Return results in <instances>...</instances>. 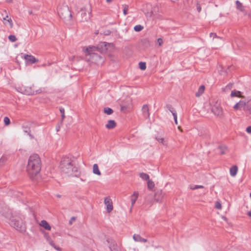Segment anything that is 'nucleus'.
I'll use <instances>...</instances> for the list:
<instances>
[{
	"instance_id": "obj_26",
	"label": "nucleus",
	"mask_w": 251,
	"mask_h": 251,
	"mask_svg": "<svg viewBox=\"0 0 251 251\" xmlns=\"http://www.w3.org/2000/svg\"><path fill=\"white\" fill-rule=\"evenodd\" d=\"M147 184H148V187L149 189H152L154 188V182L151 180H149L148 181V183H147Z\"/></svg>"
},
{
	"instance_id": "obj_16",
	"label": "nucleus",
	"mask_w": 251,
	"mask_h": 251,
	"mask_svg": "<svg viewBox=\"0 0 251 251\" xmlns=\"http://www.w3.org/2000/svg\"><path fill=\"white\" fill-rule=\"evenodd\" d=\"M40 225L46 230H50L51 229V226L48 224V223L45 220L41 221Z\"/></svg>"
},
{
	"instance_id": "obj_62",
	"label": "nucleus",
	"mask_w": 251,
	"mask_h": 251,
	"mask_svg": "<svg viewBox=\"0 0 251 251\" xmlns=\"http://www.w3.org/2000/svg\"><path fill=\"white\" fill-rule=\"evenodd\" d=\"M88 47H92V48H93V47H96L95 46H88Z\"/></svg>"
},
{
	"instance_id": "obj_41",
	"label": "nucleus",
	"mask_w": 251,
	"mask_h": 251,
	"mask_svg": "<svg viewBox=\"0 0 251 251\" xmlns=\"http://www.w3.org/2000/svg\"><path fill=\"white\" fill-rule=\"evenodd\" d=\"M163 42V41L162 38H159L157 39V43L159 46H162Z\"/></svg>"
},
{
	"instance_id": "obj_23",
	"label": "nucleus",
	"mask_w": 251,
	"mask_h": 251,
	"mask_svg": "<svg viewBox=\"0 0 251 251\" xmlns=\"http://www.w3.org/2000/svg\"><path fill=\"white\" fill-rule=\"evenodd\" d=\"M236 8L241 11H243L244 10V7L243 6L242 3L239 0H236Z\"/></svg>"
},
{
	"instance_id": "obj_15",
	"label": "nucleus",
	"mask_w": 251,
	"mask_h": 251,
	"mask_svg": "<svg viewBox=\"0 0 251 251\" xmlns=\"http://www.w3.org/2000/svg\"><path fill=\"white\" fill-rule=\"evenodd\" d=\"M133 239L135 242H147V240L146 239H144L142 238L140 235L139 234H134L133 236Z\"/></svg>"
},
{
	"instance_id": "obj_6",
	"label": "nucleus",
	"mask_w": 251,
	"mask_h": 251,
	"mask_svg": "<svg viewBox=\"0 0 251 251\" xmlns=\"http://www.w3.org/2000/svg\"><path fill=\"white\" fill-rule=\"evenodd\" d=\"M18 92L27 95H33L41 93L43 90L42 88H39L38 90H34L31 87L22 85L16 88Z\"/></svg>"
},
{
	"instance_id": "obj_22",
	"label": "nucleus",
	"mask_w": 251,
	"mask_h": 251,
	"mask_svg": "<svg viewBox=\"0 0 251 251\" xmlns=\"http://www.w3.org/2000/svg\"><path fill=\"white\" fill-rule=\"evenodd\" d=\"M140 177L145 180H149L150 176H149L146 173H142L139 174Z\"/></svg>"
},
{
	"instance_id": "obj_3",
	"label": "nucleus",
	"mask_w": 251,
	"mask_h": 251,
	"mask_svg": "<svg viewBox=\"0 0 251 251\" xmlns=\"http://www.w3.org/2000/svg\"><path fill=\"white\" fill-rule=\"evenodd\" d=\"M25 216L20 214L14 213V215L10 218L9 225L16 230L22 233H24L26 230V223Z\"/></svg>"
},
{
	"instance_id": "obj_34",
	"label": "nucleus",
	"mask_w": 251,
	"mask_h": 251,
	"mask_svg": "<svg viewBox=\"0 0 251 251\" xmlns=\"http://www.w3.org/2000/svg\"><path fill=\"white\" fill-rule=\"evenodd\" d=\"M8 38H9V40L12 42L16 41V40H17L16 36L13 35H9L8 37Z\"/></svg>"
},
{
	"instance_id": "obj_31",
	"label": "nucleus",
	"mask_w": 251,
	"mask_h": 251,
	"mask_svg": "<svg viewBox=\"0 0 251 251\" xmlns=\"http://www.w3.org/2000/svg\"><path fill=\"white\" fill-rule=\"evenodd\" d=\"M230 174L231 176H235V165H233L230 169Z\"/></svg>"
},
{
	"instance_id": "obj_28",
	"label": "nucleus",
	"mask_w": 251,
	"mask_h": 251,
	"mask_svg": "<svg viewBox=\"0 0 251 251\" xmlns=\"http://www.w3.org/2000/svg\"><path fill=\"white\" fill-rule=\"evenodd\" d=\"M122 6L123 7V13L124 15H126L128 10V5L127 4H123Z\"/></svg>"
},
{
	"instance_id": "obj_1",
	"label": "nucleus",
	"mask_w": 251,
	"mask_h": 251,
	"mask_svg": "<svg viewBox=\"0 0 251 251\" xmlns=\"http://www.w3.org/2000/svg\"><path fill=\"white\" fill-rule=\"evenodd\" d=\"M61 172L67 176H77L78 174V168L73 159L65 156L62 158L60 164Z\"/></svg>"
},
{
	"instance_id": "obj_57",
	"label": "nucleus",
	"mask_w": 251,
	"mask_h": 251,
	"mask_svg": "<svg viewBox=\"0 0 251 251\" xmlns=\"http://www.w3.org/2000/svg\"><path fill=\"white\" fill-rule=\"evenodd\" d=\"M144 40L145 43H149V41L148 39H144Z\"/></svg>"
},
{
	"instance_id": "obj_9",
	"label": "nucleus",
	"mask_w": 251,
	"mask_h": 251,
	"mask_svg": "<svg viewBox=\"0 0 251 251\" xmlns=\"http://www.w3.org/2000/svg\"><path fill=\"white\" fill-rule=\"evenodd\" d=\"M105 205L106 206L107 211L108 213H110L113 210V204L112 200L110 198V197H106L104 199V201Z\"/></svg>"
},
{
	"instance_id": "obj_5",
	"label": "nucleus",
	"mask_w": 251,
	"mask_h": 251,
	"mask_svg": "<svg viewBox=\"0 0 251 251\" xmlns=\"http://www.w3.org/2000/svg\"><path fill=\"white\" fill-rule=\"evenodd\" d=\"M209 104L211 112L216 116L220 117L223 115V109L221 106L220 101L216 99H213L210 100Z\"/></svg>"
},
{
	"instance_id": "obj_21",
	"label": "nucleus",
	"mask_w": 251,
	"mask_h": 251,
	"mask_svg": "<svg viewBox=\"0 0 251 251\" xmlns=\"http://www.w3.org/2000/svg\"><path fill=\"white\" fill-rule=\"evenodd\" d=\"M151 195H148V196H147V197L145 199L146 203L147 205H149L150 206H151L153 204L152 201L151 200Z\"/></svg>"
},
{
	"instance_id": "obj_35",
	"label": "nucleus",
	"mask_w": 251,
	"mask_h": 251,
	"mask_svg": "<svg viewBox=\"0 0 251 251\" xmlns=\"http://www.w3.org/2000/svg\"><path fill=\"white\" fill-rule=\"evenodd\" d=\"M4 123L5 126H8L10 124V121L7 117H5L4 118Z\"/></svg>"
},
{
	"instance_id": "obj_63",
	"label": "nucleus",
	"mask_w": 251,
	"mask_h": 251,
	"mask_svg": "<svg viewBox=\"0 0 251 251\" xmlns=\"http://www.w3.org/2000/svg\"><path fill=\"white\" fill-rule=\"evenodd\" d=\"M233 108L235 109V105L233 106Z\"/></svg>"
},
{
	"instance_id": "obj_14",
	"label": "nucleus",
	"mask_w": 251,
	"mask_h": 251,
	"mask_svg": "<svg viewBox=\"0 0 251 251\" xmlns=\"http://www.w3.org/2000/svg\"><path fill=\"white\" fill-rule=\"evenodd\" d=\"M139 196V193L137 191L134 192L132 196H131V206L133 207L134 205L136 200H137Z\"/></svg>"
},
{
	"instance_id": "obj_45",
	"label": "nucleus",
	"mask_w": 251,
	"mask_h": 251,
	"mask_svg": "<svg viewBox=\"0 0 251 251\" xmlns=\"http://www.w3.org/2000/svg\"><path fill=\"white\" fill-rule=\"evenodd\" d=\"M230 96L231 97L233 98L235 97V90H233L231 91Z\"/></svg>"
},
{
	"instance_id": "obj_8",
	"label": "nucleus",
	"mask_w": 251,
	"mask_h": 251,
	"mask_svg": "<svg viewBox=\"0 0 251 251\" xmlns=\"http://www.w3.org/2000/svg\"><path fill=\"white\" fill-rule=\"evenodd\" d=\"M21 56L24 57L26 63L33 64L38 61V60L36 59L33 56L29 54H21Z\"/></svg>"
},
{
	"instance_id": "obj_48",
	"label": "nucleus",
	"mask_w": 251,
	"mask_h": 251,
	"mask_svg": "<svg viewBox=\"0 0 251 251\" xmlns=\"http://www.w3.org/2000/svg\"><path fill=\"white\" fill-rule=\"evenodd\" d=\"M219 72L220 74L221 75H224L225 74V73L224 72H223V71H222V67H221V70H219Z\"/></svg>"
},
{
	"instance_id": "obj_17",
	"label": "nucleus",
	"mask_w": 251,
	"mask_h": 251,
	"mask_svg": "<svg viewBox=\"0 0 251 251\" xmlns=\"http://www.w3.org/2000/svg\"><path fill=\"white\" fill-rule=\"evenodd\" d=\"M116 124L114 120H110L107 122V124L105 125V126L108 129H112L115 127Z\"/></svg>"
},
{
	"instance_id": "obj_18",
	"label": "nucleus",
	"mask_w": 251,
	"mask_h": 251,
	"mask_svg": "<svg viewBox=\"0 0 251 251\" xmlns=\"http://www.w3.org/2000/svg\"><path fill=\"white\" fill-rule=\"evenodd\" d=\"M93 173L94 174L97 175L98 176L101 175V173H100V171L99 170L98 164H95L93 165Z\"/></svg>"
},
{
	"instance_id": "obj_56",
	"label": "nucleus",
	"mask_w": 251,
	"mask_h": 251,
	"mask_svg": "<svg viewBox=\"0 0 251 251\" xmlns=\"http://www.w3.org/2000/svg\"><path fill=\"white\" fill-rule=\"evenodd\" d=\"M29 135V136L31 138H33V136L30 134V132L28 134Z\"/></svg>"
},
{
	"instance_id": "obj_11",
	"label": "nucleus",
	"mask_w": 251,
	"mask_h": 251,
	"mask_svg": "<svg viewBox=\"0 0 251 251\" xmlns=\"http://www.w3.org/2000/svg\"><path fill=\"white\" fill-rule=\"evenodd\" d=\"M64 12L65 13L66 15H64V13L62 12L61 10H59L58 11V14L61 18H66V16H68L69 17L71 18L72 17V14L69 10L68 7H66L64 9Z\"/></svg>"
},
{
	"instance_id": "obj_36",
	"label": "nucleus",
	"mask_w": 251,
	"mask_h": 251,
	"mask_svg": "<svg viewBox=\"0 0 251 251\" xmlns=\"http://www.w3.org/2000/svg\"><path fill=\"white\" fill-rule=\"evenodd\" d=\"M7 158L5 156H2L0 159V165H3L6 161Z\"/></svg>"
},
{
	"instance_id": "obj_10",
	"label": "nucleus",
	"mask_w": 251,
	"mask_h": 251,
	"mask_svg": "<svg viewBox=\"0 0 251 251\" xmlns=\"http://www.w3.org/2000/svg\"><path fill=\"white\" fill-rule=\"evenodd\" d=\"M248 105H246V102L245 100H242L236 102V110L240 109L244 111L248 110Z\"/></svg>"
},
{
	"instance_id": "obj_24",
	"label": "nucleus",
	"mask_w": 251,
	"mask_h": 251,
	"mask_svg": "<svg viewBox=\"0 0 251 251\" xmlns=\"http://www.w3.org/2000/svg\"><path fill=\"white\" fill-rule=\"evenodd\" d=\"M156 139L160 143L162 144L164 146H167V141L164 140L163 138L161 137H156Z\"/></svg>"
},
{
	"instance_id": "obj_52",
	"label": "nucleus",
	"mask_w": 251,
	"mask_h": 251,
	"mask_svg": "<svg viewBox=\"0 0 251 251\" xmlns=\"http://www.w3.org/2000/svg\"><path fill=\"white\" fill-rule=\"evenodd\" d=\"M24 131L25 132L27 133L28 134L30 132L29 129L28 128H25V129L24 130Z\"/></svg>"
},
{
	"instance_id": "obj_44",
	"label": "nucleus",
	"mask_w": 251,
	"mask_h": 251,
	"mask_svg": "<svg viewBox=\"0 0 251 251\" xmlns=\"http://www.w3.org/2000/svg\"><path fill=\"white\" fill-rule=\"evenodd\" d=\"M210 37L211 38H213V39H214V38H216L217 37V35L216 33H210Z\"/></svg>"
},
{
	"instance_id": "obj_60",
	"label": "nucleus",
	"mask_w": 251,
	"mask_h": 251,
	"mask_svg": "<svg viewBox=\"0 0 251 251\" xmlns=\"http://www.w3.org/2000/svg\"><path fill=\"white\" fill-rule=\"evenodd\" d=\"M103 44L104 45V46L105 47L106 46V42H103Z\"/></svg>"
},
{
	"instance_id": "obj_20",
	"label": "nucleus",
	"mask_w": 251,
	"mask_h": 251,
	"mask_svg": "<svg viewBox=\"0 0 251 251\" xmlns=\"http://www.w3.org/2000/svg\"><path fill=\"white\" fill-rule=\"evenodd\" d=\"M234 85V83H229L225 88H224L223 90L226 92H228L233 87Z\"/></svg>"
},
{
	"instance_id": "obj_46",
	"label": "nucleus",
	"mask_w": 251,
	"mask_h": 251,
	"mask_svg": "<svg viewBox=\"0 0 251 251\" xmlns=\"http://www.w3.org/2000/svg\"><path fill=\"white\" fill-rule=\"evenodd\" d=\"M246 131L249 133H251V126L247 127L246 128Z\"/></svg>"
},
{
	"instance_id": "obj_58",
	"label": "nucleus",
	"mask_w": 251,
	"mask_h": 251,
	"mask_svg": "<svg viewBox=\"0 0 251 251\" xmlns=\"http://www.w3.org/2000/svg\"><path fill=\"white\" fill-rule=\"evenodd\" d=\"M8 18V16H6V17L4 18L3 19L4 20H6L7 21V18Z\"/></svg>"
},
{
	"instance_id": "obj_50",
	"label": "nucleus",
	"mask_w": 251,
	"mask_h": 251,
	"mask_svg": "<svg viewBox=\"0 0 251 251\" xmlns=\"http://www.w3.org/2000/svg\"><path fill=\"white\" fill-rule=\"evenodd\" d=\"M54 248L55 250H57V251H61V249L60 247H57V246H54Z\"/></svg>"
},
{
	"instance_id": "obj_29",
	"label": "nucleus",
	"mask_w": 251,
	"mask_h": 251,
	"mask_svg": "<svg viewBox=\"0 0 251 251\" xmlns=\"http://www.w3.org/2000/svg\"><path fill=\"white\" fill-rule=\"evenodd\" d=\"M139 68L141 70H145L146 68V64L145 62H140L139 63Z\"/></svg>"
},
{
	"instance_id": "obj_40",
	"label": "nucleus",
	"mask_w": 251,
	"mask_h": 251,
	"mask_svg": "<svg viewBox=\"0 0 251 251\" xmlns=\"http://www.w3.org/2000/svg\"><path fill=\"white\" fill-rule=\"evenodd\" d=\"M167 108L173 114V111H176L173 107L170 105H167Z\"/></svg>"
},
{
	"instance_id": "obj_7",
	"label": "nucleus",
	"mask_w": 251,
	"mask_h": 251,
	"mask_svg": "<svg viewBox=\"0 0 251 251\" xmlns=\"http://www.w3.org/2000/svg\"><path fill=\"white\" fill-rule=\"evenodd\" d=\"M0 213L9 220L14 215V213H13L11 210L6 206L0 208Z\"/></svg>"
},
{
	"instance_id": "obj_54",
	"label": "nucleus",
	"mask_w": 251,
	"mask_h": 251,
	"mask_svg": "<svg viewBox=\"0 0 251 251\" xmlns=\"http://www.w3.org/2000/svg\"><path fill=\"white\" fill-rule=\"evenodd\" d=\"M248 215L250 217H251V211H249L248 212Z\"/></svg>"
},
{
	"instance_id": "obj_64",
	"label": "nucleus",
	"mask_w": 251,
	"mask_h": 251,
	"mask_svg": "<svg viewBox=\"0 0 251 251\" xmlns=\"http://www.w3.org/2000/svg\"><path fill=\"white\" fill-rule=\"evenodd\" d=\"M250 197L251 198V192L250 193Z\"/></svg>"
},
{
	"instance_id": "obj_38",
	"label": "nucleus",
	"mask_w": 251,
	"mask_h": 251,
	"mask_svg": "<svg viewBox=\"0 0 251 251\" xmlns=\"http://www.w3.org/2000/svg\"><path fill=\"white\" fill-rule=\"evenodd\" d=\"M111 31L109 30H106L104 31L103 32H100V34L101 35H109L111 34Z\"/></svg>"
},
{
	"instance_id": "obj_49",
	"label": "nucleus",
	"mask_w": 251,
	"mask_h": 251,
	"mask_svg": "<svg viewBox=\"0 0 251 251\" xmlns=\"http://www.w3.org/2000/svg\"><path fill=\"white\" fill-rule=\"evenodd\" d=\"M7 21L9 23V24L11 25V26H12L13 25L12 21L11 19V18L8 19Z\"/></svg>"
},
{
	"instance_id": "obj_32",
	"label": "nucleus",
	"mask_w": 251,
	"mask_h": 251,
	"mask_svg": "<svg viewBox=\"0 0 251 251\" xmlns=\"http://www.w3.org/2000/svg\"><path fill=\"white\" fill-rule=\"evenodd\" d=\"M174 112H173V116L174 117V121H175V124L176 125H177L178 124V122H177V113L176 111H173Z\"/></svg>"
},
{
	"instance_id": "obj_47",
	"label": "nucleus",
	"mask_w": 251,
	"mask_h": 251,
	"mask_svg": "<svg viewBox=\"0 0 251 251\" xmlns=\"http://www.w3.org/2000/svg\"><path fill=\"white\" fill-rule=\"evenodd\" d=\"M75 218L74 217H72L71 220H70V221H69V224L70 225H72L73 222V221L75 220Z\"/></svg>"
},
{
	"instance_id": "obj_39",
	"label": "nucleus",
	"mask_w": 251,
	"mask_h": 251,
	"mask_svg": "<svg viewBox=\"0 0 251 251\" xmlns=\"http://www.w3.org/2000/svg\"><path fill=\"white\" fill-rule=\"evenodd\" d=\"M60 111L61 113L62 119L63 120L65 118V110L63 108H60Z\"/></svg>"
},
{
	"instance_id": "obj_59",
	"label": "nucleus",
	"mask_w": 251,
	"mask_h": 251,
	"mask_svg": "<svg viewBox=\"0 0 251 251\" xmlns=\"http://www.w3.org/2000/svg\"><path fill=\"white\" fill-rule=\"evenodd\" d=\"M106 1L108 3H110L112 1V0H106Z\"/></svg>"
},
{
	"instance_id": "obj_37",
	"label": "nucleus",
	"mask_w": 251,
	"mask_h": 251,
	"mask_svg": "<svg viewBox=\"0 0 251 251\" xmlns=\"http://www.w3.org/2000/svg\"><path fill=\"white\" fill-rule=\"evenodd\" d=\"M215 207L218 209H221L222 208V204L219 201L216 202Z\"/></svg>"
},
{
	"instance_id": "obj_51",
	"label": "nucleus",
	"mask_w": 251,
	"mask_h": 251,
	"mask_svg": "<svg viewBox=\"0 0 251 251\" xmlns=\"http://www.w3.org/2000/svg\"><path fill=\"white\" fill-rule=\"evenodd\" d=\"M50 244L53 248L54 247V246H55V245L53 241H50Z\"/></svg>"
},
{
	"instance_id": "obj_42",
	"label": "nucleus",
	"mask_w": 251,
	"mask_h": 251,
	"mask_svg": "<svg viewBox=\"0 0 251 251\" xmlns=\"http://www.w3.org/2000/svg\"><path fill=\"white\" fill-rule=\"evenodd\" d=\"M197 10L199 13H200L201 10V6L199 3H197Z\"/></svg>"
},
{
	"instance_id": "obj_55",
	"label": "nucleus",
	"mask_w": 251,
	"mask_h": 251,
	"mask_svg": "<svg viewBox=\"0 0 251 251\" xmlns=\"http://www.w3.org/2000/svg\"><path fill=\"white\" fill-rule=\"evenodd\" d=\"M99 30H96V31H95V34L96 35L98 34H99Z\"/></svg>"
},
{
	"instance_id": "obj_12",
	"label": "nucleus",
	"mask_w": 251,
	"mask_h": 251,
	"mask_svg": "<svg viewBox=\"0 0 251 251\" xmlns=\"http://www.w3.org/2000/svg\"><path fill=\"white\" fill-rule=\"evenodd\" d=\"M164 195V194L163 193L162 191H157L154 194V200L157 202H161Z\"/></svg>"
},
{
	"instance_id": "obj_53",
	"label": "nucleus",
	"mask_w": 251,
	"mask_h": 251,
	"mask_svg": "<svg viewBox=\"0 0 251 251\" xmlns=\"http://www.w3.org/2000/svg\"><path fill=\"white\" fill-rule=\"evenodd\" d=\"M249 110L250 111V113L251 114V106L249 107L248 106V110Z\"/></svg>"
},
{
	"instance_id": "obj_4",
	"label": "nucleus",
	"mask_w": 251,
	"mask_h": 251,
	"mask_svg": "<svg viewBox=\"0 0 251 251\" xmlns=\"http://www.w3.org/2000/svg\"><path fill=\"white\" fill-rule=\"evenodd\" d=\"M101 48H85L83 51L85 53L86 59L93 63H97L101 57L96 52V51H100ZM106 50L107 48H103Z\"/></svg>"
},
{
	"instance_id": "obj_33",
	"label": "nucleus",
	"mask_w": 251,
	"mask_h": 251,
	"mask_svg": "<svg viewBox=\"0 0 251 251\" xmlns=\"http://www.w3.org/2000/svg\"><path fill=\"white\" fill-rule=\"evenodd\" d=\"M204 187L202 185H195L194 186H191L190 188L192 190H195L199 188H203Z\"/></svg>"
},
{
	"instance_id": "obj_2",
	"label": "nucleus",
	"mask_w": 251,
	"mask_h": 251,
	"mask_svg": "<svg viewBox=\"0 0 251 251\" xmlns=\"http://www.w3.org/2000/svg\"><path fill=\"white\" fill-rule=\"evenodd\" d=\"M41 161L38 155L36 154L31 155L28 159L27 165V172L31 178H33L40 171Z\"/></svg>"
},
{
	"instance_id": "obj_25",
	"label": "nucleus",
	"mask_w": 251,
	"mask_h": 251,
	"mask_svg": "<svg viewBox=\"0 0 251 251\" xmlns=\"http://www.w3.org/2000/svg\"><path fill=\"white\" fill-rule=\"evenodd\" d=\"M144 28L143 26L140 25H136L134 27V30L136 32H139L141 31Z\"/></svg>"
},
{
	"instance_id": "obj_27",
	"label": "nucleus",
	"mask_w": 251,
	"mask_h": 251,
	"mask_svg": "<svg viewBox=\"0 0 251 251\" xmlns=\"http://www.w3.org/2000/svg\"><path fill=\"white\" fill-rule=\"evenodd\" d=\"M104 112L107 115H111L113 112V111L110 108L105 107L104 109Z\"/></svg>"
},
{
	"instance_id": "obj_19",
	"label": "nucleus",
	"mask_w": 251,
	"mask_h": 251,
	"mask_svg": "<svg viewBox=\"0 0 251 251\" xmlns=\"http://www.w3.org/2000/svg\"><path fill=\"white\" fill-rule=\"evenodd\" d=\"M204 89H205L204 86L201 85L200 87L198 92L196 93V97H199L200 96H201L203 93Z\"/></svg>"
},
{
	"instance_id": "obj_61",
	"label": "nucleus",
	"mask_w": 251,
	"mask_h": 251,
	"mask_svg": "<svg viewBox=\"0 0 251 251\" xmlns=\"http://www.w3.org/2000/svg\"><path fill=\"white\" fill-rule=\"evenodd\" d=\"M56 197H58V198H60L61 197V195H57Z\"/></svg>"
},
{
	"instance_id": "obj_30",
	"label": "nucleus",
	"mask_w": 251,
	"mask_h": 251,
	"mask_svg": "<svg viewBox=\"0 0 251 251\" xmlns=\"http://www.w3.org/2000/svg\"><path fill=\"white\" fill-rule=\"evenodd\" d=\"M219 150L220 151V153L221 154H224L225 153V151L226 150V148L225 146H219L218 147Z\"/></svg>"
},
{
	"instance_id": "obj_43",
	"label": "nucleus",
	"mask_w": 251,
	"mask_h": 251,
	"mask_svg": "<svg viewBox=\"0 0 251 251\" xmlns=\"http://www.w3.org/2000/svg\"><path fill=\"white\" fill-rule=\"evenodd\" d=\"M236 97H241L243 98V97L241 95V92L240 91H236Z\"/></svg>"
},
{
	"instance_id": "obj_13",
	"label": "nucleus",
	"mask_w": 251,
	"mask_h": 251,
	"mask_svg": "<svg viewBox=\"0 0 251 251\" xmlns=\"http://www.w3.org/2000/svg\"><path fill=\"white\" fill-rule=\"evenodd\" d=\"M142 112L144 116L146 118H149L150 117L149 109L148 105H144L142 107Z\"/></svg>"
}]
</instances>
